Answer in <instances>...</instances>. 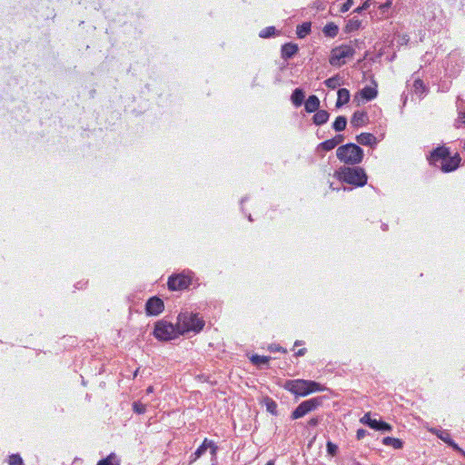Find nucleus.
Wrapping results in <instances>:
<instances>
[{
  "mask_svg": "<svg viewBox=\"0 0 465 465\" xmlns=\"http://www.w3.org/2000/svg\"><path fill=\"white\" fill-rule=\"evenodd\" d=\"M337 146V142H334V140L329 139L326 140L318 145V149H322L323 151H331L334 149Z\"/></svg>",
  "mask_w": 465,
  "mask_h": 465,
  "instance_id": "obj_34",
  "label": "nucleus"
},
{
  "mask_svg": "<svg viewBox=\"0 0 465 465\" xmlns=\"http://www.w3.org/2000/svg\"><path fill=\"white\" fill-rule=\"evenodd\" d=\"M269 351L272 352H278V351L286 352L287 351L284 348H282L279 344H271L269 346Z\"/></svg>",
  "mask_w": 465,
  "mask_h": 465,
  "instance_id": "obj_43",
  "label": "nucleus"
},
{
  "mask_svg": "<svg viewBox=\"0 0 465 465\" xmlns=\"http://www.w3.org/2000/svg\"><path fill=\"white\" fill-rule=\"evenodd\" d=\"M304 107L307 113H314L318 111L320 107V99L314 94L310 95L304 104Z\"/></svg>",
  "mask_w": 465,
  "mask_h": 465,
  "instance_id": "obj_14",
  "label": "nucleus"
},
{
  "mask_svg": "<svg viewBox=\"0 0 465 465\" xmlns=\"http://www.w3.org/2000/svg\"><path fill=\"white\" fill-rule=\"evenodd\" d=\"M429 430H430V432H431L432 434L436 435L439 438L440 432L443 431L444 430L437 429V428H431Z\"/></svg>",
  "mask_w": 465,
  "mask_h": 465,
  "instance_id": "obj_47",
  "label": "nucleus"
},
{
  "mask_svg": "<svg viewBox=\"0 0 465 465\" xmlns=\"http://www.w3.org/2000/svg\"><path fill=\"white\" fill-rule=\"evenodd\" d=\"M347 118L343 115L338 116L332 124V128L336 132H341L346 128Z\"/></svg>",
  "mask_w": 465,
  "mask_h": 465,
  "instance_id": "obj_29",
  "label": "nucleus"
},
{
  "mask_svg": "<svg viewBox=\"0 0 465 465\" xmlns=\"http://www.w3.org/2000/svg\"><path fill=\"white\" fill-rule=\"evenodd\" d=\"M360 94L364 100L371 101L377 97L378 91L376 86H365L360 91Z\"/></svg>",
  "mask_w": 465,
  "mask_h": 465,
  "instance_id": "obj_17",
  "label": "nucleus"
},
{
  "mask_svg": "<svg viewBox=\"0 0 465 465\" xmlns=\"http://www.w3.org/2000/svg\"><path fill=\"white\" fill-rule=\"evenodd\" d=\"M338 98L336 101V106L341 107L350 101V91L346 88H341L338 90Z\"/></svg>",
  "mask_w": 465,
  "mask_h": 465,
  "instance_id": "obj_19",
  "label": "nucleus"
},
{
  "mask_svg": "<svg viewBox=\"0 0 465 465\" xmlns=\"http://www.w3.org/2000/svg\"><path fill=\"white\" fill-rule=\"evenodd\" d=\"M331 140H334V142H337V145H338V144H340V143H341L343 142V135L337 134L336 136L331 138Z\"/></svg>",
  "mask_w": 465,
  "mask_h": 465,
  "instance_id": "obj_46",
  "label": "nucleus"
},
{
  "mask_svg": "<svg viewBox=\"0 0 465 465\" xmlns=\"http://www.w3.org/2000/svg\"><path fill=\"white\" fill-rule=\"evenodd\" d=\"M352 5H353V0H346V2L341 5L339 11L341 13H345V12L349 11V9L351 7Z\"/></svg>",
  "mask_w": 465,
  "mask_h": 465,
  "instance_id": "obj_42",
  "label": "nucleus"
},
{
  "mask_svg": "<svg viewBox=\"0 0 465 465\" xmlns=\"http://www.w3.org/2000/svg\"><path fill=\"white\" fill-rule=\"evenodd\" d=\"M213 465H215V464H213Z\"/></svg>",
  "mask_w": 465,
  "mask_h": 465,
  "instance_id": "obj_57",
  "label": "nucleus"
},
{
  "mask_svg": "<svg viewBox=\"0 0 465 465\" xmlns=\"http://www.w3.org/2000/svg\"><path fill=\"white\" fill-rule=\"evenodd\" d=\"M264 402H265V406H266V411L268 412H270L271 414L276 416L278 415V411H277V403L276 401H274L272 399L267 397L265 398L264 400Z\"/></svg>",
  "mask_w": 465,
  "mask_h": 465,
  "instance_id": "obj_32",
  "label": "nucleus"
},
{
  "mask_svg": "<svg viewBox=\"0 0 465 465\" xmlns=\"http://www.w3.org/2000/svg\"><path fill=\"white\" fill-rule=\"evenodd\" d=\"M391 5V0H388L386 3L382 4L380 5V8L383 11L387 10L388 8H390Z\"/></svg>",
  "mask_w": 465,
  "mask_h": 465,
  "instance_id": "obj_45",
  "label": "nucleus"
},
{
  "mask_svg": "<svg viewBox=\"0 0 465 465\" xmlns=\"http://www.w3.org/2000/svg\"><path fill=\"white\" fill-rule=\"evenodd\" d=\"M356 51L351 44H342L331 49L329 63L335 67H341L348 59L354 56Z\"/></svg>",
  "mask_w": 465,
  "mask_h": 465,
  "instance_id": "obj_4",
  "label": "nucleus"
},
{
  "mask_svg": "<svg viewBox=\"0 0 465 465\" xmlns=\"http://www.w3.org/2000/svg\"><path fill=\"white\" fill-rule=\"evenodd\" d=\"M276 33V29L274 26H267L259 33V36L261 38H269L273 36Z\"/></svg>",
  "mask_w": 465,
  "mask_h": 465,
  "instance_id": "obj_35",
  "label": "nucleus"
},
{
  "mask_svg": "<svg viewBox=\"0 0 465 465\" xmlns=\"http://www.w3.org/2000/svg\"><path fill=\"white\" fill-rule=\"evenodd\" d=\"M168 288L172 291H182L191 284V277L184 273L171 275L168 279Z\"/></svg>",
  "mask_w": 465,
  "mask_h": 465,
  "instance_id": "obj_8",
  "label": "nucleus"
},
{
  "mask_svg": "<svg viewBox=\"0 0 465 465\" xmlns=\"http://www.w3.org/2000/svg\"><path fill=\"white\" fill-rule=\"evenodd\" d=\"M382 443L386 446H391L395 450H401L403 447V441L397 438L384 437Z\"/></svg>",
  "mask_w": 465,
  "mask_h": 465,
  "instance_id": "obj_24",
  "label": "nucleus"
},
{
  "mask_svg": "<svg viewBox=\"0 0 465 465\" xmlns=\"http://www.w3.org/2000/svg\"><path fill=\"white\" fill-rule=\"evenodd\" d=\"M461 158L459 153L451 156L450 153L446 157L444 162H441L440 170L443 173H450L457 170L460 166Z\"/></svg>",
  "mask_w": 465,
  "mask_h": 465,
  "instance_id": "obj_11",
  "label": "nucleus"
},
{
  "mask_svg": "<svg viewBox=\"0 0 465 465\" xmlns=\"http://www.w3.org/2000/svg\"><path fill=\"white\" fill-rule=\"evenodd\" d=\"M336 155L341 163L355 165L361 163L363 159V150L359 145L350 143L338 147Z\"/></svg>",
  "mask_w": 465,
  "mask_h": 465,
  "instance_id": "obj_3",
  "label": "nucleus"
},
{
  "mask_svg": "<svg viewBox=\"0 0 465 465\" xmlns=\"http://www.w3.org/2000/svg\"><path fill=\"white\" fill-rule=\"evenodd\" d=\"M374 430H380V431H391L392 430V427L391 424H389L383 420H379L378 425L376 426V428Z\"/></svg>",
  "mask_w": 465,
  "mask_h": 465,
  "instance_id": "obj_40",
  "label": "nucleus"
},
{
  "mask_svg": "<svg viewBox=\"0 0 465 465\" xmlns=\"http://www.w3.org/2000/svg\"><path fill=\"white\" fill-rule=\"evenodd\" d=\"M413 89L417 94H422L425 92V84L423 81L416 79L413 83Z\"/></svg>",
  "mask_w": 465,
  "mask_h": 465,
  "instance_id": "obj_36",
  "label": "nucleus"
},
{
  "mask_svg": "<svg viewBox=\"0 0 465 465\" xmlns=\"http://www.w3.org/2000/svg\"><path fill=\"white\" fill-rule=\"evenodd\" d=\"M308 380L297 379L285 381L282 388L295 396L305 397L308 395Z\"/></svg>",
  "mask_w": 465,
  "mask_h": 465,
  "instance_id": "obj_7",
  "label": "nucleus"
},
{
  "mask_svg": "<svg viewBox=\"0 0 465 465\" xmlns=\"http://www.w3.org/2000/svg\"><path fill=\"white\" fill-rule=\"evenodd\" d=\"M356 140L362 145H372L376 142V137L370 133H361L356 136Z\"/></svg>",
  "mask_w": 465,
  "mask_h": 465,
  "instance_id": "obj_18",
  "label": "nucleus"
},
{
  "mask_svg": "<svg viewBox=\"0 0 465 465\" xmlns=\"http://www.w3.org/2000/svg\"><path fill=\"white\" fill-rule=\"evenodd\" d=\"M372 2L371 0H366L362 5H361V8H363L364 10H368L370 8V6L371 5Z\"/></svg>",
  "mask_w": 465,
  "mask_h": 465,
  "instance_id": "obj_48",
  "label": "nucleus"
},
{
  "mask_svg": "<svg viewBox=\"0 0 465 465\" xmlns=\"http://www.w3.org/2000/svg\"><path fill=\"white\" fill-rule=\"evenodd\" d=\"M9 465H24L23 459L19 454H12L9 456Z\"/></svg>",
  "mask_w": 465,
  "mask_h": 465,
  "instance_id": "obj_41",
  "label": "nucleus"
},
{
  "mask_svg": "<svg viewBox=\"0 0 465 465\" xmlns=\"http://www.w3.org/2000/svg\"><path fill=\"white\" fill-rule=\"evenodd\" d=\"M326 450H327V453L332 457L336 456L337 455V452H338V446L331 442V441H327V444H326Z\"/></svg>",
  "mask_w": 465,
  "mask_h": 465,
  "instance_id": "obj_38",
  "label": "nucleus"
},
{
  "mask_svg": "<svg viewBox=\"0 0 465 465\" xmlns=\"http://www.w3.org/2000/svg\"><path fill=\"white\" fill-rule=\"evenodd\" d=\"M163 302L156 296L150 298L146 302L145 311L148 315H158L163 311Z\"/></svg>",
  "mask_w": 465,
  "mask_h": 465,
  "instance_id": "obj_10",
  "label": "nucleus"
},
{
  "mask_svg": "<svg viewBox=\"0 0 465 465\" xmlns=\"http://www.w3.org/2000/svg\"><path fill=\"white\" fill-rule=\"evenodd\" d=\"M133 411L137 414H143L146 411V406L140 401L133 403Z\"/></svg>",
  "mask_w": 465,
  "mask_h": 465,
  "instance_id": "obj_39",
  "label": "nucleus"
},
{
  "mask_svg": "<svg viewBox=\"0 0 465 465\" xmlns=\"http://www.w3.org/2000/svg\"><path fill=\"white\" fill-rule=\"evenodd\" d=\"M307 389H308V391L306 392H308V395H309L312 392L323 391L325 390V387L319 382L308 380Z\"/></svg>",
  "mask_w": 465,
  "mask_h": 465,
  "instance_id": "obj_31",
  "label": "nucleus"
},
{
  "mask_svg": "<svg viewBox=\"0 0 465 465\" xmlns=\"http://www.w3.org/2000/svg\"><path fill=\"white\" fill-rule=\"evenodd\" d=\"M322 421V416H315L311 418L306 424V428H314L317 427Z\"/></svg>",
  "mask_w": 465,
  "mask_h": 465,
  "instance_id": "obj_37",
  "label": "nucleus"
},
{
  "mask_svg": "<svg viewBox=\"0 0 465 465\" xmlns=\"http://www.w3.org/2000/svg\"><path fill=\"white\" fill-rule=\"evenodd\" d=\"M342 84V79L339 74H336L324 81V84L330 89H336Z\"/></svg>",
  "mask_w": 465,
  "mask_h": 465,
  "instance_id": "obj_28",
  "label": "nucleus"
},
{
  "mask_svg": "<svg viewBox=\"0 0 465 465\" xmlns=\"http://www.w3.org/2000/svg\"><path fill=\"white\" fill-rule=\"evenodd\" d=\"M300 344H301V341H295V343H294V345H295V346H298V345H300Z\"/></svg>",
  "mask_w": 465,
  "mask_h": 465,
  "instance_id": "obj_54",
  "label": "nucleus"
},
{
  "mask_svg": "<svg viewBox=\"0 0 465 465\" xmlns=\"http://www.w3.org/2000/svg\"><path fill=\"white\" fill-rule=\"evenodd\" d=\"M270 360V356H261L258 354H254L250 358L251 362L257 367L268 364Z\"/></svg>",
  "mask_w": 465,
  "mask_h": 465,
  "instance_id": "obj_27",
  "label": "nucleus"
},
{
  "mask_svg": "<svg viewBox=\"0 0 465 465\" xmlns=\"http://www.w3.org/2000/svg\"><path fill=\"white\" fill-rule=\"evenodd\" d=\"M364 9L361 8V6H359L357 7L356 9H354L353 13H361V11H363Z\"/></svg>",
  "mask_w": 465,
  "mask_h": 465,
  "instance_id": "obj_51",
  "label": "nucleus"
},
{
  "mask_svg": "<svg viewBox=\"0 0 465 465\" xmlns=\"http://www.w3.org/2000/svg\"><path fill=\"white\" fill-rule=\"evenodd\" d=\"M360 421L367 426H369L371 429H375L378 425L379 420L376 419H372L371 417V413H366L364 416L360 420Z\"/></svg>",
  "mask_w": 465,
  "mask_h": 465,
  "instance_id": "obj_33",
  "label": "nucleus"
},
{
  "mask_svg": "<svg viewBox=\"0 0 465 465\" xmlns=\"http://www.w3.org/2000/svg\"><path fill=\"white\" fill-rule=\"evenodd\" d=\"M361 25V21L357 17H352L347 21L344 31L345 33L350 34L360 29Z\"/></svg>",
  "mask_w": 465,
  "mask_h": 465,
  "instance_id": "obj_22",
  "label": "nucleus"
},
{
  "mask_svg": "<svg viewBox=\"0 0 465 465\" xmlns=\"http://www.w3.org/2000/svg\"><path fill=\"white\" fill-rule=\"evenodd\" d=\"M96 465H120V460L115 453H110L106 458L100 460Z\"/></svg>",
  "mask_w": 465,
  "mask_h": 465,
  "instance_id": "obj_26",
  "label": "nucleus"
},
{
  "mask_svg": "<svg viewBox=\"0 0 465 465\" xmlns=\"http://www.w3.org/2000/svg\"><path fill=\"white\" fill-rule=\"evenodd\" d=\"M314 113L315 114L312 116V123L315 125H322L328 122L330 114L326 110H318Z\"/></svg>",
  "mask_w": 465,
  "mask_h": 465,
  "instance_id": "obj_16",
  "label": "nucleus"
},
{
  "mask_svg": "<svg viewBox=\"0 0 465 465\" xmlns=\"http://www.w3.org/2000/svg\"><path fill=\"white\" fill-rule=\"evenodd\" d=\"M304 97V92L300 88H296L292 94L291 100L294 106L299 107L302 104Z\"/></svg>",
  "mask_w": 465,
  "mask_h": 465,
  "instance_id": "obj_21",
  "label": "nucleus"
},
{
  "mask_svg": "<svg viewBox=\"0 0 465 465\" xmlns=\"http://www.w3.org/2000/svg\"><path fill=\"white\" fill-rule=\"evenodd\" d=\"M204 326V321L193 312H181L177 317V329L180 334L193 331L200 332Z\"/></svg>",
  "mask_w": 465,
  "mask_h": 465,
  "instance_id": "obj_2",
  "label": "nucleus"
},
{
  "mask_svg": "<svg viewBox=\"0 0 465 465\" xmlns=\"http://www.w3.org/2000/svg\"><path fill=\"white\" fill-rule=\"evenodd\" d=\"M458 111L459 115L456 120V127L460 128L462 125H465V102L463 100H460L458 104Z\"/></svg>",
  "mask_w": 465,
  "mask_h": 465,
  "instance_id": "obj_20",
  "label": "nucleus"
},
{
  "mask_svg": "<svg viewBox=\"0 0 465 465\" xmlns=\"http://www.w3.org/2000/svg\"><path fill=\"white\" fill-rule=\"evenodd\" d=\"M208 448L212 449L213 455L216 454L217 447L215 446L214 442L212 440H208V439H204L203 443L197 448V450L194 451V453L191 456V463L195 461L202 455H203Z\"/></svg>",
  "mask_w": 465,
  "mask_h": 465,
  "instance_id": "obj_12",
  "label": "nucleus"
},
{
  "mask_svg": "<svg viewBox=\"0 0 465 465\" xmlns=\"http://www.w3.org/2000/svg\"><path fill=\"white\" fill-rule=\"evenodd\" d=\"M298 52V46L292 43L284 44L282 46V57L285 60L292 58Z\"/></svg>",
  "mask_w": 465,
  "mask_h": 465,
  "instance_id": "obj_15",
  "label": "nucleus"
},
{
  "mask_svg": "<svg viewBox=\"0 0 465 465\" xmlns=\"http://www.w3.org/2000/svg\"><path fill=\"white\" fill-rule=\"evenodd\" d=\"M335 176L341 182L356 187H361L367 183V174L361 167L342 166L335 172Z\"/></svg>",
  "mask_w": 465,
  "mask_h": 465,
  "instance_id": "obj_1",
  "label": "nucleus"
},
{
  "mask_svg": "<svg viewBox=\"0 0 465 465\" xmlns=\"http://www.w3.org/2000/svg\"><path fill=\"white\" fill-rule=\"evenodd\" d=\"M266 465H275V460H269Z\"/></svg>",
  "mask_w": 465,
  "mask_h": 465,
  "instance_id": "obj_52",
  "label": "nucleus"
},
{
  "mask_svg": "<svg viewBox=\"0 0 465 465\" xmlns=\"http://www.w3.org/2000/svg\"><path fill=\"white\" fill-rule=\"evenodd\" d=\"M367 430L364 429H359L356 432V438L357 440H362L367 435Z\"/></svg>",
  "mask_w": 465,
  "mask_h": 465,
  "instance_id": "obj_44",
  "label": "nucleus"
},
{
  "mask_svg": "<svg viewBox=\"0 0 465 465\" xmlns=\"http://www.w3.org/2000/svg\"><path fill=\"white\" fill-rule=\"evenodd\" d=\"M322 32L325 36L334 38L339 33V27L334 23H328L324 25Z\"/></svg>",
  "mask_w": 465,
  "mask_h": 465,
  "instance_id": "obj_23",
  "label": "nucleus"
},
{
  "mask_svg": "<svg viewBox=\"0 0 465 465\" xmlns=\"http://www.w3.org/2000/svg\"><path fill=\"white\" fill-rule=\"evenodd\" d=\"M306 352V349H300L298 351L295 352V355L298 357L303 356Z\"/></svg>",
  "mask_w": 465,
  "mask_h": 465,
  "instance_id": "obj_49",
  "label": "nucleus"
},
{
  "mask_svg": "<svg viewBox=\"0 0 465 465\" xmlns=\"http://www.w3.org/2000/svg\"><path fill=\"white\" fill-rule=\"evenodd\" d=\"M153 387L150 386V387L147 388L146 392L147 393H151V392H153Z\"/></svg>",
  "mask_w": 465,
  "mask_h": 465,
  "instance_id": "obj_53",
  "label": "nucleus"
},
{
  "mask_svg": "<svg viewBox=\"0 0 465 465\" xmlns=\"http://www.w3.org/2000/svg\"><path fill=\"white\" fill-rule=\"evenodd\" d=\"M325 397L318 396L314 398H311L309 400L302 401L292 412L291 420H298L308 413L317 410L323 403Z\"/></svg>",
  "mask_w": 465,
  "mask_h": 465,
  "instance_id": "obj_5",
  "label": "nucleus"
},
{
  "mask_svg": "<svg viewBox=\"0 0 465 465\" xmlns=\"http://www.w3.org/2000/svg\"><path fill=\"white\" fill-rule=\"evenodd\" d=\"M179 334L177 325L174 326L166 321H159L154 326L153 335L160 341H170Z\"/></svg>",
  "mask_w": 465,
  "mask_h": 465,
  "instance_id": "obj_6",
  "label": "nucleus"
},
{
  "mask_svg": "<svg viewBox=\"0 0 465 465\" xmlns=\"http://www.w3.org/2000/svg\"><path fill=\"white\" fill-rule=\"evenodd\" d=\"M454 450L460 453L463 457H465V450H463L461 448L459 447V449H453Z\"/></svg>",
  "mask_w": 465,
  "mask_h": 465,
  "instance_id": "obj_50",
  "label": "nucleus"
},
{
  "mask_svg": "<svg viewBox=\"0 0 465 465\" xmlns=\"http://www.w3.org/2000/svg\"><path fill=\"white\" fill-rule=\"evenodd\" d=\"M311 32V23L305 22L297 26L296 34L299 38H304Z\"/></svg>",
  "mask_w": 465,
  "mask_h": 465,
  "instance_id": "obj_30",
  "label": "nucleus"
},
{
  "mask_svg": "<svg viewBox=\"0 0 465 465\" xmlns=\"http://www.w3.org/2000/svg\"><path fill=\"white\" fill-rule=\"evenodd\" d=\"M439 439H440L442 441H444L448 446L451 447L452 449H459V445L451 439L449 430H444L443 431H440V435H439Z\"/></svg>",
  "mask_w": 465,
  "mask_h": 465,
  "instance_id": "obj_25",
  "label": "nucleus"
},
{
  "mask_svg": "<svg viewBox=\"0 0 465 465\" xmlns=\"http://www.w3.org/2000/svg\"><path fill=\"white\" fill-rule=\"evenodd\" d=\"M245 201V198H242V201H241V204H242V203Z\"/></svg>",
  "mask_w": 465,
  "mask_h": 465,
  "instance_id": "obj_56",
  "label": "nucleus"
},
{
  "mask_svg": "<svg viewBox=\"0 0 465 465\" xmlns=\"http://www.w3.org/2000/svg\"><path fill=\"white\" fill-rule=\"evenodd\" d=\"M248 219H249L250 221H252L251 214H249Z\"/></svg>",
  "mask_w": 465,
  "mask_h": 465,
  "instance_id": "obj_55",
  "label": "nucleus"
},
{
  "mask_svg": "<svg viewBox=\"0 0 465 465\" xmlns=\"http://www.w3.org/2000/svg\"><path fill=\"white\" fill-rule=\"evenodd\" d=\"M450 154V149L446 146H438L433 149L428 156L430 164L440 167L441 162H444L447 156Z\"/></svg>",
  "mask_w": 465,
  "mask_h": 465,
  "instance_id": "obj_9",
  "label": "nucleus"
},
{
  "mask_svg": "<svg viewBox=\"0 0 465 465\" xmlns=\"http://www.w3.org/2000/svg\"><path fill=\"white\" fill-rule=\"evenodd\" d=\"M368 122V115L365 112L362 111H356L352 114L351 123L352 126L354 127H361L367 124Z\"/></svg>",
  "mask_w": 465,
  "mask_h": 465,
  "instance_id": "obj_13",
  "label": "nucleus"
}]
</instances>
